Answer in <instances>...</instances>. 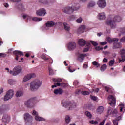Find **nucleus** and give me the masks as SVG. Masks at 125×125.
I'll return each mask as SVG.
<instances>
[{
  "instance_id": "nucleus-1",
  "label": "nucleus",
  "mask_w": 125,
  "mask_h": 125,
  "mask_svg": "<svg viewBox=\"0 0 125 125\" xmlns=\"http://www.w3.org/2000/svg\"><path fill=\"white\" fill-rule=\"evenodd\" d=\"M122 21V17L119 15H110L107 18L106 24L113 29L116 28V23H120Z\"/></svg>"
},
{
  "instance_id": "nucleus-2",
  "label": "nucleus",
  "mask_w": 125,
  "mask_h": 125,
  "mask_svg": "<svg viewBox=\"0 0 125 125\" xmlns=\"http://www.w3.org/2000/svg\"><path fill=\"white\" fill-rule=\"evenodd\" d=\"M108 99L110 100V101H111L110 103H109V104L110 106H112L113 108H109L108 110V115H111L113 117H116V116H117V114H118V110H117V109H114L113 111V109H114V107H115V105H116V99L113 95H109L108 96Z\"/></svg>"
},
{
  "instance_id": "nucleus-3",
  "label": "nucleus",
  "mask_w": 125,
  "mask_h": 125,
  "mask_svg": "<svg viewBox=\"0 0 125 125\" xmlns=\"http://www.w3.org/2000/svg\"><path fill=\"white\" fill-rule=\"evenodd\" d=\"M42 82L39 79H36L31 82L30 83V88L31 91H35L38 90L42 86Z\"/></svg>"
},
{
  "instance_id": "nucleus-4",
  "label": "nucleus",
  "mask_w": 125,
  "mask_h": 125,
  "mask_svg": "<svg viewBox=\"0 0 125 125\" xmlns=\"http://www.w3.org/2000/svg\"><path fill=\"white\" fill-rule=\"evenodd\" d=\"M62 105L63 107H65V108H68V110H73V109H75L77 106L76 103H71L70 101L65 100L62 101Z\"/></svg>"
},
{
  "instance_id": "nucleus-5",
  "label": "nucleus",
  "mask_w": 125,
  "mask_h": 125,
  "mask_svg": "<svg viewBox=\"0 0 125 125\" xmlns=\"http://www.w3.org/2000/svg\"><path fill=\"white\" fill-rule=\"evenodd\" d=\"M39 102L38 98L36 97L30 98L27 101L24 103V105L27 107V108H33L36 105V103Z\"/></svg>"
},
{
  "instance_id": "nucleus-6",
  "label": "nucleus",
  "mask_w": 125,
  "mask_h": 125,
  "mask_svg": "<svg viewBox=\"0 0 125 125\" xmlns=\"http://www.w3.org/2000/svg\"><path fill=\"white\" fill-rule=\"evenodd\" d=\"M53 82H54V85L52 86V88H54V87H57V86H61V87H67L68 86V84H66V83H62V79H53Z\"/></svg>"
},
{
  "instance_id": "nucleus-7",
  "label": "nucleus",
  "mask_w": 125,
  "mask_h": 125,
  "mask_svg": "<svg viewBox=\"0 0 125 125\" xmlns=\"http://www.w3.org/2000/svg\"><path fill=\"white\" fill-rule=\"evenodd\" d=\"M21 71L22 68H21V66H17L13 69V71H10L9 73L12 75V76H17V75H19Z\"/></svg>"
},
{
  "instance_id": "nucleus-8",
  "label": "nucleus",
  "mask_w": 125,
  "mask_h": 125,
  "mask_svg": "<svg viewBox=\"0 0 125 125\" xmlns=\"http://www.w3.org/2000/svg\"><path fill=\"white\" fill-rule=\"evenodd\" d=\"M13 95H14V91L12 89L8 90L5 95L4 96V101H7L9 100V99H11V98L13 97Z\"/></svg>"
},
{
  "instance_id": "nucleus-9",
  "label": "nucleus",
  "mask_w": 125,
  "mask_h": 125,
  "mask_svg": "<svg viewBox=\"0 0 125 125\" xmlns=\"http://www.w3.org/2000/svg\"><path fill=\"white\" fill-rule=\"evenodd\" d=\"M97 4L99 8L103 9L107 6V2L106 0H98L97 2Z\"/></svg>"
},
{
  "instance_id": "nucleus-10",
  "label": "nucleus",
  "mask_w": 125,
  "mask_h": 125,
  "mask_svg": "<svg viewBox=\"0 0 125 125\" xmlns=\"http://www.w3.org/2000/svg\"><path fill=\"white\" fill-rule=\"evenodd\" d=\"M62 11L64 13H66V14H72L74 12V9H72L70 5V6L64 7L62 9Z\"/></svg>"
},
{
  "instance_id": "nucleus-11",
  "label": "nucleus",
  "mask_w": 125,
  "mask_h": 125,
  "mask_svg": "<svg viewBox=\"0 0 125 125\" xmlns=\"http://www.w3.org/2000/svg\"><path fill=\"white\" fill-rule=\"evenodd\" d=\"M55 25H59L61 26L62 25V23L61 22H57L56 24L53 21H48L46 23V27L47 28H51L55 26Z\"/></svg>"
},
{
  "instance_id": "nucleus-12",
  "label": "nucleus",
  "mask_w": 125,
  "mask_h": 125,
  "mask_svg": "<svg viewBox=\"0 0 125 125\" xmlns=\"http://www.w3.org/2000/svg\"><path fill=\"white\" fill-rule=\"evenodd\" d=\"M36 14L39 16H44L46 14V10L44 8H41L36 11Z\"/></svg>"
},
{
  "instance_id": "nucleus-13",
  "label": "nucleus",
  "mask_w": 125,
  "mask_h": 125,
  "mask_svg": "<svg viewBox=\"0 0 125 125\" xmlns=\"http://www.w3.org/2000/svg\"><path fill=\"white\" fill-rule=\"evenodd\" d=\"M35 77L34 74H27V75H25L22 80L23 83H26V82H28V81H29V80H31V79H32V78H34Z\"/></svg>"
},
{
  "instance_id": "nucleus-14",
  "label": "nucleus",
  "mask_w": 125,
  "mask_h": 125,
  "mask_svg": "<svg viewBox=\"0 0 125 125\" xmlns=\"http://www.w3.org/2000/svg\"><path fill=\"white\" fill-rule=\"evenodd\" d=\"M121 58H119V62H125V49H123L120 50Z\"/></svg>"
},
{
  "instance_id": "nucleus-15",
  "label": "nucleus",
  "mask_w": 125,
  "mask_h": 125,
  "mask_svg": "<svg viewBox=\"0 0 125 125\" xmlns=\"http://www.w3.org/2000/svg\"><path fill=\"white\" fill-rule=\"evenodd\" d=\"M32 115L35 116V120L37 122H41V121H44V118L39 116L38 113L36 110H33L32 112Z\"/></svg>"
},
{
  "instance_id": "nucleus-16",
  "label": "nucleus",
  "mask_w": 125,
  "mask_h": 125,
  "mask_svg": "<svg viewBox=\"0 0 125 125\" xmlns=\"http://www.w3.org/2000/svg\"><path fill=\"white\" fill-rule=\"evenodd\" d=\"M9 109V106L7 105H3L0 106V114H3L5 111H8Z\"/></svg>"
},
{
  "instance_id": "nucleus-17",
  "label": "nucleus",
  "mask_w": 125,
  "mask_h": 125,
  "mask_svg": "<svg viewBox=\"0 0 125 125\" xmlns=\"http://www.w3.org/2000/svg\"><path fill=\"white\" fill-rule=\"evenodd\" d=\"M16 7L18 8V9L21 10V11H25V10H26L25 5H24V4H23L22 3H17Z\"/></svg>"
},
{
  "instance_id": "nucleus-18",
  "label": "nucleus",
  "mask_w": 125,
  "mask_h": 125,
  "mask_svg": "<svg viewBox=\"0 0 125 125\" xmlns=\"http://www.w3.org/2000/svg\"><path fill=\"white\" fill-rule=\"evenodd\" d=\"M106 13L105 12H101L99 13L98 15V19L99 20H105L106 19Z\"/></svg>"
},
{
  "instance_id": "nucleus-19",
  "label": "nucleus",
  "mask_w": 125,
  "mask_h": 125,
  "mask_svg": "<svg viewBox=\"0 0 125 125\" xmlns=\"http://www.w3.org/2000/svg\"><path fill=\"white\" fill-rule=\"evenodd\" d=\"M13 54L16 55V60H18V58H19V56H23L24 55V53L23 52H21L20 51H13Z\"/></svg>"
},
{
  "instance_id": "nucleus-20",
  "label": "nucleus",
  "mask_w": 125,
  "mask_h": 125,
  "mask_svg": "<svg viewBox=\"0 0 125 125\" xmlns=\"http://www.w3.org/2000/svg\"><path fill=\"white\" fill-rule=\"evenodd\" d=\"M71 7L72 9H73V11H76V10H78V9H80V4L76 2H72L71 3Z\"/></svg>"
},
{
  "instance_id": "nucleus-21",
  "label": "nucleus",
  "mask_w": 125,
  "mask_h": 125,
  "mask_svg": "<svg viewBox=\"0 0 125 125\" xmlns=\"http://www.w3.org/2000/svg\"><path fill=\"white\" fill-rule=\"evenodd\" d=\"M68 48L69 50H73L76 48V43L74 42H70L68 44Z\"/></svg>"
},
{
  "instance_id": "nucleus-22",
  "label": "nucleus",
  "mask_w": 125,
  "mask_h": 125,
  "mask_svg": "<svg viewBox=\"0 0 125 125\" xmlns=\"http://www.w3.org/2000/svg\"><path fill=\"white\" fill-rule=\"evenodd\" d=\"M63 92H64V90L61 88H58L54 90V93L56 95H61Z\"/></svg>"
},
{
  "instance_id": "nucleus-23",
  "label": "nucleus",
  "mask_w": 125,
  "mask_h": 125,
  "mask_svg": "<svg viewBox=\"0 0 125 125\" xmlns=\"http://www.w3.org/2000/svg\"><path fill=\"white\" fill-rule=\"evenodd\" d=\"M85 30V25H81L78 29V34H82V33H84Z\"/></svg>"
},
{
  "instance_id": "nucleus-24",
  "label": "nucleus",
  "mask_w": 125,
  "mask_h": 125,
  "mask_svg": "<svg viewBox=\"0 0 125 125\" xmlns=\"http://www.w3.org/2000/svg\"><path fill=\"white\" fill-rule=\"evenodd\" d=\"M24 119L25 122H29L30 120H32V116L28 113H25L24 115Z\"/></svg>"
},
{
  "instance_id": "nucleus-25",
  "label": "nucleus",
  "mask_w": 125,
  "mask_h": 125,
  "mask_svg": "<svg viewBox=\"0 0 125 125\" xmlns=\"http://www.w3.org/2000/svg\"><path fill=\"white\" fill-rule=\"evenodd\" d=\"M86 56V54H80L78 56V60L80 62H83L84 58Z\"/></svg>"
},
{
  "instance_id": "nucleus-26",
  "label": "nucleus",
  "mask_w": 125,
  "mask_h": 125,
  "mask_svg": "<svg viewBox=\"0 0 125 125\" xmlns=\"http://www.w3.org/2000/svg\"><path fill=\"white\" fill-rule=\"evenodd\" d=\"M117 31H118V32H119V33H120L119 34V37H121V35L125 34V27L118 28Z\"/></svg>"
},
{
  "instance_id": "nucleus-27",
  "label": "nucleus",
  "mask_w": 125,
  "mask_h": 125,
  "mask_svg": "<svg viewBox=\"0 0 125 125\" xmlns=\"http://www.w3.org/2000/svg\"><path fill=\"white\" fill-rule=\"evenodd\" d=\"M113 49H117L118 48H122V43L120 42L114 43L113 45Z\"/></svg>"
},
{
  "instance_id": "nucleus-28",
  "label": "nucleus",
  "mask_w": 125,
  "mask_h": 125,
  "mask_svg": "<svg viewBox=\"0 0 125 125\" xmlns=\"http://www.w3.org/2000/svg\"><path fill=\"white\" fill-rule=\"evenodd\" d=\"M78 43L81 46H84L86 44V42L83 39H80L78 41Z\"/></svg>"
},
{
  "instance_id": "nucleus-29",
  "label": "nucleus",
  "mask_w": 125,
  "mask_h": 125,
  "mask_svg": "<svg viewBox=\"0 0 125 125\" xmlns=\"http://www.w3.org/2000/svg\"><path fill=\"white\" fill-rule=\"evenodd\" d=\"M96 5V3L94 1L89 2L87 4V7L88 8H91V7H94Z\"/></svg>"
},
{
  "instance_id": "nucleus-30",
  "label": "nucleus",
  "mask_w": 125,
  "mask_h": 125,
  "mask_svg": "<svg viewBox=\"0 0 125 125\" xmlns=\"http://www.w3.org/2000/svg\"><path fill=\"white\" fill-rule=\"evenodd\" d=\"M24 94V92L21 90H18L16 92V97H21V96H23Z\"/></svg>"
},
{
  "instance_id": "nucleus-31",
  "label": "nucleus",
  "mask_w": 125,
  "mask_h": 125,
  "mask_svg": "<svg viewBox=\"0 0 125 125\" xmlns=\"http://www.w3.org/2000/svg\"><path fill=\"white\" fill-rule=\"evenodd\" d=\"M86 45L87 47L84 49V50H83V52H87V51H88V50H89V48L91 46L90 43H89V42L86 41Z\"/></svg>"
},
{
  "instance_id": "nucleus-32",
  "label": "nucleus",
  "mask_w": 125,
  "mask_h": 125,
  "mask_svg": "<svg viewBox=\"0 0 125 125\" xmlns=\"http://www.w3.org/2000/svg\"><path fill=\"white\" fill-rule=\"evenodd\" d=\"M103 111H104V107H103V106H100L97 109V112L99 114H102Z\"/></svg>"
},
{
  "instance_id": "nucleus-33",
  "label": "nucleus",
  "mask_w": 125,
  "mask_h": 125,
  "mask_svg": "<svg viewBox=\"0 0 125 125\" xmlns=\"http://www.w3.org/2000/svg\"><path fill=\"white\" fill-rule=\"evenodd\" d=\"M10 121V117L7 116H4L2 118V122L4 123H8Z\"/></svg>"
},
{
  "instance_id": "nucleus-34",
  "label": "nucleus",
  "mask_w": 125,
  "mask_h": 125,
  "mask_svg": "<svg viewBox=\"0 0 125 125\" xmlns=\"http://www.w3.org/2000/svg\"><path fill=\"white\" fill-rule=\"evenodd\" d=\"M66 124H69L71 122V116L69 115H66L65 118Z\"/></svg>"
},
{
  "instance_id": "nucleus-35",
  "label": "nucleus",
  "mask_w": 125,
  "mask_h": 125,
  "mask_svg": "<svg viewBox=\"0 0 125 125\" xmlns=\"http://www.w3.org/2000/svg\"><path fill=\"white\" fill-rule=\"evenodd\" d=\"M63 26H64V29L65 31H69L70 30L71 27L70 26V25L69 24H68L66 23H64Z\"/></svg>"
},
{
  "instance_id": "nucleus-36",
  "label": "nucleus",
  "mask_w": 125,
  "mask_h": 125,
  "mask_svg": "<svg viewBox=\"0 0 125 125\" xmlns=\"http://www.w3.org/2000/svg\"><path fill=\"white\" fill-rule=\"evenodd\" d=\"M42 19V18H38L37 17H34L32 18L33 21H34L35 22H40V21H41Z\"/></svg>"
},
{
  "instance_id": "nucleus-37",
  "label": "nucleus",
  "mask_w": 125,
  "mask_h": 125,
  "mask_svg": "<svg viewBox=\"0 0 125 125\" xmlns=\"http://www.w3.org/2000/svg\"><path fill=\"white\" fill-rule=\"evenodd\" d=\"M8 83L10 85H14V84H15V83H16V82H15V81L12 79L8 80Z\"/></svg>"
},
{
  "instance_id": "nucleus-38",
  "label": "nucleus",
  "mask_w": 125,
  "mask_h": 125,
  "mask_svg": "<svg viewBox=\"0 0 125 125\" xmlns=\"http://www.w3.org/2000/svg\"><path fill=\"white\" fill-rule=\"evenodd\" d=\"M85 115L88 119H91V118H92V115H91V113L88 111H86L85 112Z\"/></svg>"
},
{
  "instance_id": "nucleus-39",
  "label": "nucleus",
  "mask_w": 125,
  "mask_h": 125,
  "mask_svg": "<svg viewBox=\"0 0 125 125\" xmlns=\"http://www.w3.org/2000/svg\"><path fill=\"white\" fill-rule=\"evenodd\" d=\"M107 69V65L103 64L101 67V72H104Z\"/></svg>"
},
{
  "instance_id": "nucleus-40",
  "label": "nucleus",
  "mask_w": 125,
  "mask_h": 125,
  "mask_svg": "<svg viewBox=\"0 0 125 125\" xmlns=\"http://www.w3.org/2000/svg\"><path fill=\"white\" fill-rule=\"evenodd\" d=\"M119 106H120V112H123L125 109V105L123 104H121Z\"/></svg>"
},
{
  "instance_id": "nucleus-41",
  "label": "nucleus",
  "mask_w": 125,
  "mask_h": 125,
  "mask_svg": "<svg viewBox=\"0 0 125 125\" xmlns=\"http://www.w3.org/2000/svg\"><path fill=\"white\" fill-rule=\"evenodd\" d=\"M87 42H89H89H90L94 46H97V45H98V43L95 42V41H87Z\"/></svg>"
},
{
  "instance_id": "nucleus-42",
  "label": "nucleus",
  "mask_w": 125,
  "mask_h": 125,
  "mask_svg": "<svg viewBox=\"0 0 125 125\" xmlns=\"http://www.w3.org/2000/svg\"><path fill=\"white\" fill-rule=\"evenodd\" d=\"M49 74L50 76H52L53 75H54V71H53V70L51 67H49Z\"/></svg>"
},
{
  "instance_id": "nucleus-43",
  "label": "nucleus",
  "mask_w": 125,
  "mask_h": 125,
  "mask_svg": "<svg viewBox=\"0 0 125 125\" xmlns=\"http://www.w3.org/2000/svg\"><path fill=\"white\" fill-rule=\"evenodd\" d=\"M92 64L94 66H96L97 68H98V67L100 66V64H99V63H98V62H97L96 61L93 62Z\"/></svg>"
},
{
  "instance_id": "nucleus-44",
  "label": "nucleus",
  "mask_w": 125,
  "mask_h": 125,
  "mask_svg": "<svg viewBox=\"0 0 125 125\" xmlns=\"http://www.w3.org/2000/svg\"><path fill=\"white\" fill-rule=\"evenodd\" d=\"M76 22L77 23H78V24H81V23L83 22V18H82V17H80L76 20Z\"/></svg>"
},
{
  "instance_id": "nucleus-45",
  "label": "nucleus",
  "mask_w": 125,
  "mask_h": 125,
  "mask_svg": "<svg viewBox=\"0 0 125 125\" xmlns=\"http://www.w3.org/2000/svg\"><path fill=\"white\" fill-rule=\"evenodd\" d=\"M106 41L109 43H111V42H113V38H111L110 37H107L106 38Z\"/></svg>"
},
{
  "instance_id": "nucleus-46",
  "label": "nucleus",
  "mask_w": 125,
  "mask_h": 125,
  "mask_svg": "<svg viewBox=\"0 0 125 125\" xmlns=\"http://www.w3.org/2000/svg\"><path fill=\"white\" fill-rule=\"evenodd\" d=\"M90 124H92V125H97L98 124V122L97 121L91 120L89 121Z\"/></svg>"
},
{
  "instance_id": "nucleus-47",
  "label": "nucleus",
  "mask_w": 125,
  "mask_h": 125,
  "mask_svg": "<svg viewBox=\"0 0 125 125\" xmlns=\"http://www.w3.org/2000/svg\"><path fill=\"white\" fill-rule=\"evenodd\" d=\"M41 57L42 59H43L44 60H48V58H46V56H45V55H44V54H42Z\"/></svg>"
},
{
  "instance_id": "nucleus-48",
  "label": "nucleus",
  "mask_w": 125,
  "mask_h": 125,
  "mask_svg": "<svg viewBox=\"0 0 125 125\" xmlns=\"http://www.w3.org/2000/svg\"><path fill=\"white\" fill-rule=\"evenodd\" d=\"M114 63H115V60H111L109 62V66H113Z\"/></svg>"
},
{
  "instance_id": "nucleus-49",
  "label": "nucleus",
  "mask_w": 125,
  "mask_h": 125,
  "mask_svg": "<svg viewBox=\"0 0 125 125\" xmlns=\"http://www.w3.org/2000/svg\"><path fill=\"white\" fill-rule=\"evenodd\" d=\"M82 94L83 95H89V92L86 91H84L82 92Z\"/></svg>"
},
{
  "instance_id": "nucleus-50",
  "label": "nucleus",
  "mask_w": 125,
  "mask_h": 125,
  "mask_svg": "<svg viewBox=\"0 0 125 125\" xmlns=\"http://www.w3.org/2000/svg\"><path fill=\"white\" fill-rule=\"evenodd\" d=\"M119 42V39L112 38V42H114V43H116V42Z\"/></svg>"
},
{
  "instance_id": "nucleus-51",
  "label": "nucleus",
  "mask_w": 125,
  "mask_h": 125,
  "mask_svg": "<svg viewBox=\"0 0 125 125\" xmlns=\"http://www.w3.org/2000/svg\"><path fill=\"white\" fill-rule=\"evenodd\" d=\"M106 123V119L104 120L102 122H100L99 125H104Z\"/></svg>"
},
{
  "instance_id": "nucleus-52",
  "label": "nucleus",
  "mask_w": 125,
  "mask_h": 125,
  "mask_svg": "<svg viewBox=\"0 0 125 125\" xmlns=\"http://www.w3.org/2000/svg\"><path fill=\"white\" fill-rule=\"evenodd\" d=\"M95 49H96V50L99 51V50H102L103 49V48L100 47L99 46H97V47H96Z\"/></svg>"
},
{
  "instance_id": "nucleus-53",
  "label": "nucleus",
  "mask_w": 125,
  "mask_h": 125,
  "mask_svg": "<svg viewBox=\"0 0 125 125\" xmlns=\"http://www.w3.org/2000/svg\"><path fill=\"white\" fill-rule=\"evenodd\" d=\"M5 56H6V55L4 53H0V58L1 57H5Z\"/></svg>"
},
{
  "instance_id": "nucleus-54",
  "label": "nucleus",
  "mask_w": 125,
  "mask_h": 125,
  "mask_svg": "<svg viewBox=\"0 0 125 125\" xmlns=\"http://www.w3.org/2000/svg\"><path fill=\"white\" fill-rule=\"evenodd\" d=\"M121 42H125V37L124 36L120 39Z\"/></svg>"
},
{
  "instance_id": "nucleus-55",
  "label": "nucleus",
  "mask_w": 125,
  "mask_h": 125,
  "mask_svg": "<svg viewBox=\"0 0 125 125\" xmlns=\"http://www.w3.org/2000/svg\"><path fill=\"white\" fill-rule=\"evenodd\" d=\"M91 98L92 100H93L94 101H96V100H97V98L95 96H92Z\"/></svg>"
},
{
  "instance_id": "nucleus-56",
  "label": "nucleus",
  "mask_w": 125,
  "mask_h": 125,
  "mask_svg": "<svg viewBox=\"0 0 125 125\" xmlns=\"http://www.w3.org/2000/svg\"><path fill=\"white\" fill-rule=\"evenodd\" d=\"M101 45H106L107 44V42H100Z\"/></svg>"
},
{
  "instance_id": "nucleus-57",
  "label": "nucleus",
  "mask_w": 125,
  "mask_h": 125,
  "mask_svg": "<svg viewBox=\"0 0 125 125\" xmlns=\"http://www.w3.org/2000/svg\"><path fill=\"white\" fill-rule=\"evenodd\" d=\"M75 18H76V16L72 15L69 17V20H73V19H75Z\"/></svg>"
},
{
  "instance_id": "nucleus-58",
  "label": "nucleus",
  "mask_w": 125,
  "mask_h": 125,
  "mask_svg": "<svg viewBox=\"0 0 125 125\" xmlns=\"http://www.w3.org/2000/svg\"><path fill=\"white\" fill-rule=\"evenodd\" d=\"M113 124L114 125H118L119 124V122H118L117 120H114L113 121Z\"/></svg>"
},
{
  "instance_id": "nucleus-59",
  "label": "nucleus",
  "mask_w": 125,
  "mask_h": 125,
  "mask_svg": "<svg viewBox=\"0 0 125 125\" xmlns=\"http://www.w3.org/2000/svg\"><path fill=\"white\" fill-rule=\"evenodd\" d=\"M11 1H13V2H19V1H21L22 0H10Z\"/></svg>"
},
{
  "instance_id": "nucleus-60",
  "label": "nucleus",
  "mask_w": 125,
  "mask_h": 125,
  "mask_svg": "<svg viewBox=\"0 0 125 125\" xmlns=\"http://www.w3.org/2000/svg\"><path fill=\"white\" fill-rule=\"evenodd\" d=\"M103 61L104 63H107V62H108V59H107V58H104Z\"/></svg>"
},
{
  "instance_id": "nucleus-61",
  "label": "nucleus",
  "mask_w": 125,
  "mask_h": 125,
  "mask_svg": "<svg viewBox=\"0 0 125 125\" xmlns=\"http://www.w3.org/2000/svg\"><path fill=\"white\" fill-rule=\"evenodd\" d=\"M68 70H69V72H70V73H73V72H75V69H74L73 70H72V69H71L70 67H69Z\"/></svg>"
},
{
  "instance_id": "nucleus-62",
  "label": "nucleus",
  "mask_w": 125,
  "mask_h": 125,
  "mask_svg": "<svg viewBox=\"0 0 125 125\" xmlns=\"http://www.w3.org/2000/svg\"><path fill=\"white\" fill-rule=\"evenodd\" d=\"M32 18H33V17H31V16L27 15V19L29 20H32Z\"/></svg>"
},
{
  "instance_id": "nucleus-63",
  "label": "nucleus",
  "mask_w": 125,
  "mask_h": 125,
  "mask_svg": "<svg viewBox=\"0 0 125 125\" xmlns=\"http://www.w3.org/2000/svg\"><path fill=\"white\" fill-rule=\"evenodd\" d=\"M27 17H28V15H26V14L23 15L22 16V17H23V19H26V18H27Z\"/></svg>"
},
{
  "instance_id": "nucleus-64",
  "label": "nucleus",
  "mask_w": 125,
  "mask_h": 125,
  "mask_svg": "<svg viewBox=\"0 0 125 125\" xmlns=\"http://www.w3.org/2000/svg\"><path fill=\"white\" fill-rule=\"evenodd\" d=\"M4 6L5 7L7 8V7H8L9 5H8L7 3H4Z\"/></svg>"
}]
</instances>
